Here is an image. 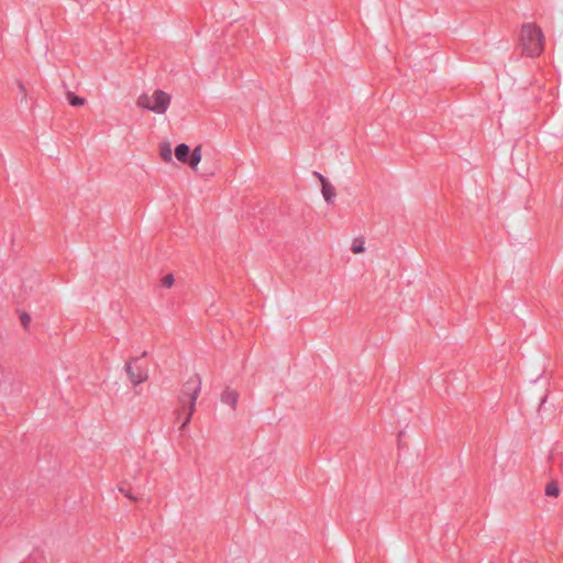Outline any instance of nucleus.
I'll list each match as a JSON object with an SVG mask.
<instances>
[{
  "label": "nucleus",
  "instance_id": "nucleus-1",
  "mask_svg": "<svg viewBox=\"0 0 563 563\" xmlns=\"http://www.w3.org/2000/svg\"><path fill=\"white\" fill-rule=\"evenodd\" d=\"M518 47L525 58H539L545 48V35L542 27L534 22L523 23L518 34Z\"/></svg>",
  "mask_w": 563,
  "mask_h": 563
},
{
  "label": "nucleus",
  "instance_id": "nucleus-2",
  "mask_svg": "<svg viewBox=\"0 0 563 563\" xmlns=\"http://www.w3.org/2000/svg\"><path fill=\"white\" fill-rule=\"evenodd\" d=\"M172 99L173 97L169 92L156 88L141 93L136 98L135 104L142 110H146L156 115H164L172 104Z\"/></svg>",
  "mask_w": 563,
  "mask_h": 563
},
{
  "label": "nucleus",
  "instance_id": "nucleus-3",
  "mask_svg": "<svg viewBox=\"0 0 563 563\" xmlns=\"http://www.w3.org/2000/svg\"><path fill=\"white\" fill-rule=\"evenodd\" d=\"M202 388L201 377L197 374L191 375L188 379L183 384L180 394L178 397L179 406L181 408L196 407V401L198 396L200 395Z\"/></svg>",
  "mask_w": 563,
  "mask_h": 563
},
{
  "label": "nucleus",
  "instance_id": "nucleus-4",
  "mask_svg": "<svg viewBox=\"0 0 563 563\" xmlns=\"http://www.w3.org/2000/svg\"><path fill=\"white\" fill-rule=\"evenodd\" d=\"M125 372L133 385H140L147 380V369L137 364V361L131 360L125 364Z\"/></svg>",
  "mask_w": 563,
  "mask_h": 563
},
{
  "label": "nucleus",
  "instance_id": "nucleus-5",
  "mask_svg": "<svg viewBox=\"0 0 563 563\" xmlns=\"http://www.w3.org/2000/svg\"><path fill=\"white\" fill-rule=\"evenodd\" d=\"M321 185V194L328 205H332L336 197L335 187L320 173H314Z\"/></svg>",
  "mask_w": 563,
  "mask_h": 563
},
{
  "label": "nucleus",
  "instance_id": "nucleus-6",
  "mask_svg": "<svg viewBox=\"0 0 563 563\" xmlns=\"http://www.w3.org/2000/svg\"><path fill=\"white\" fill-rule=\"evenodd\" d=\"M239 397L240 395L235 389L227 387L221 394V401L234 410L236 408Z\"/></svg>",
  "mask_w": 563,
  "mask_h": 563
},
{
  "label": "nucleus",
  "instance_id": "nucleus-7",
  "mask_svg": "<svg viewBox=\"0 0 563 563\" xmlns=\"http://www.w3.org/2000/svg\"><path fill=\"white\" fill-rule=\"evenodd\" d=\"M202 159V145H197L192 151L190 150V156L188 166L194 170H198V166Z\"/></svg>",
  "mask_w": 563,
  "mask_h": 563
},
{
  "label": "nucleus",
  "instance_id": "nucleus-8",
  "mask_svg": "<svg viewBox=\"0 0 563 563\" xmlns=\"http://www.w3.org/2000/svg\"><path fill=\"white\" fill-rule=\"evenodd\" d=\"M190 147L187 144L181 143L175 147V157L179 163L188 165Z\"/></svg>",
  "mask_w": 563,
  "mask_h": 563
},
{
  "label": "nucleus",
  "instance_id": "nucleus-9",
  "mask_svg": "<svg viewBox=\"0 0 563 563\" xmlns=\"http://www.w3.org/2000/svg\"><path fill=\"white\" fill-rule=\"evenodd\" d=\"M158 152H159L161 158L165 163H170L172 162V159H173V151H172V145H170L169 142L161 143L159 146H158Z\"/></svg>",
  "mask_w": 563,
  "mask_h": 563
},
{
  "label": "nucleus",
  "instance_id": "nucleus-10",
  "mask_svg": "<svg viewBox=\"0 0 563 563\" xmlns=\"http://www.w3.org/2000/svg\"><path fill=\"white\" fill-rule=\"evenodd\" d=\"M366 251L365 241L362 238L354 239L351 243V252L355 255L363 254Z\"/></svg>",
  "mask_w": 563,
  "mask_h": 563
},
{
  "label": "nucleus",
  "instance_id": "nucleus-11",
  "mask_svg": "<svg viewBox=\"0 0 563 563\" xmlns=\"http://www.w3.org/2000/svg\"><path fill=\"white\" fill-rule=\"evenodd\" d=\"M195 410H196V407H192L191 410H189V408H181L180 407V413H181V416L184 418L181 427H180L181 429L185 428L189 423V421H190Z\"/></svg>",
  "mask_w": 563,
  "mask_h": 563
},
{
  "label": "nucleus",
  "instance_id": "nucleus-12",
  "mask_svg": "<svg viewBox=\"0 0 563 563\" xmlns=\"http://www.w3.org/2000/svg\"><path fill=\"white\" fill-rule=\"evenodd\" d=\"M559 486L555 483H550L545 487V494L548 496L556 497L559 495Z\"/></svg>",
  "mask_w": 563,
  "mask_h": 563
},
{
  "label": "nucleus",
  "instance_id": "nucleus-13",
  "mask_svg": "<svg viewBox=\"0 0 563 563\" xmlns=\"http://www.w3.org/2000/svg\"><path fill=\"white\" fill-rule=\"evenodd\" d=\"M67 99L69 101V103L74 107H79V106H82L85 103V99L80 98V97H77L73 93H68L67 95Z\"/></svg>",
  "mask_w": 563,
  "mask_h": 563
},
{
  "label": "nucleus",
  "instance_id": "nucleus-14",
  "mask_svg": "<svg viewBox=\"0 0 563 563\" xmlns=\"http://www.w3.org/2000/svg\"><path fill=\"white\" fill-rule=\"evenodd\" d=\"M162 285L166 288H170L174 285V277L173 275L168 274L163 277Z\"/></svg>",
  "mask_w": 563,
  "mask_h": 563
},
{
  "label": "nucleus",
  "instance_id": "nucleus-15",
  "mask_svg": "<svg viewBox=\"0 0 563 563\" xmlns=\"http://www.w3.org/2000/svg\"><path fill=\"white\" fill-rule=\"evenodd\" d=\"M20 320H21L22 325H23L24 328H27V325H29V324H30V322H31V317H30V314H29V313L23 312V313H21V316H20Z\"/></svg>",
  "mask_w": 563,
  "mask_h": 563
},
{
  "label": "nucleus",
  "instance_id": "nucleus-16",
  "mask_svg": "<svg viewBox=\"0 0 563 563\" xmlns=\"http://www.w3.org/2000/svg\"><path fill=\"white\" fill-rule=\"evenodd\" d=\"M19 90L24 97H26V88L22 82H19Z\"/></svg>",
  "mask_w": 563,
  "mask_h": 563
}]
</instances>
